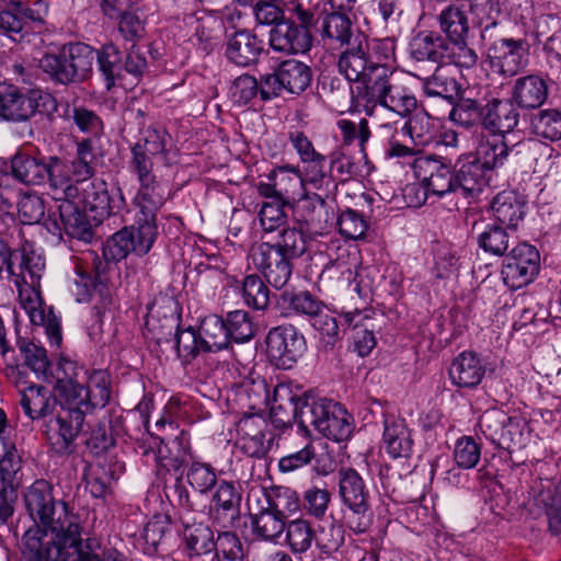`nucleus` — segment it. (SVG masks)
<instances>
[{
  "label": "nucleus",
  "instance_id": "1",
  "mask_svg": "<svg viewBox=\"0 0 561 561\" xmlns=\"http://www.w3.org/2000/svg\"><path fill=\"white\" fill-rule=\"evenodd\" d=\"M58 370L65 374L64 379H58V396L64 403L57 414L46 422L45 433L56 454L68 455L82 431L85 415L110 401V381L105 371L94 370L89 376L88 386H82L77 380L76 364L65 358L59 360Z\"/></svg>",
  "mask_w": 561,
  "mask_h": 561
},
{
  "label": "nucleus",
  "instance_id": "2",
  "mask_svg": "<svg viewBox=\"0 0 561 561\" xmlns=\"http://www.w3.org/2000/svg\"><path fill=\"white\" fill-rule=\"evenodd\" d=\"M25 502L35 523H41L51 531H59L69 561H124L123 554L117 550L110 549L100 554L96 539L81 538L78 517L69 513L65 502L55 501L47 483L35 482L30 488Z\"/></svg>",
  "mask_w": 561,
  "mask_h": 561
},
{
  "label": "nucleus",
  "instance_id": "3",
  "mask_svg": "<svg viewBox=\"0 0 561 561\" xmlns=\"http://www.w3.org/2000/svg\"><path fill=\"white\" fill-rule=\"evenodd\" d=\"M295 421L304 435L312 431L342 442L353 432L352 416L342 404L325 398H306L296 405Z\"/></svg>",
  "mask_w": 561,
  "mask_h": 561
},
{
  "label": "nucleus",
  "instance_id": "4",
  "mask_svg": "<svg viewBox=\"0 0 561 561\" xmlns=\"http://www.w3.org/2000/svg\"><path fill=\"white\" fill-rule=\"evenodd\" d=\"M357 98L367 112L380 105L401 117L410 115L417 106L413 92L388 67L376 69L370 85L357 89Z\"/></svg>",
  "mask_w": 561,
  "mask_h": 561
},
{
  "label": "nucleus",
  "instance_id": "5",
  "mask_svg": "<svg viewBox=\"0 0 561 561\" xmlns=\"http://www.w3.org/2000/svg\"><path fill=\"white\" fill-rule=\"evenodd\" d=\"M94 49L83 43L62 46L58 53H46L38 59V67L51 79L67 84L83 81L92 71Z\"/></svg>",
  "mask_w": 561,
  "mask_h": 561
},
{
  "label": "nucleus",
  "instance_id": "6",
  "mask_svg": "<svg viewBox=\"0 0 561 561\" xmlns=\"http://www.w3.org/2000/svg\"><path fill=\"white\" fill-rule=\"evenodd\" d=\"M339 494L344 511V522L354 534H365L371 527L374 514L369 505V490L353 468H341L337 471Z\"/></svg>",
  "mask_w": 561,
  "mask_h": 561
},
{
  "label": "nucleus",
  "instance_id": "7",
  "mask_svg": "<svg viewBox=\"0 0 561 561\" xmlns=\"http://www.w3.org/2000/svg\"><path fill=\"white\" fill-rule=\"evenodd\" d=\"M57 108L55 98L43 90L34 89L22 93L16 87L0 91V118L24 122L36 113L49 114Z\"/></svg>",
  "mask_w": 561,
  "mask_h": 561
},
{
  "label": "nucleus",
  "instance_id": "8",
  "mask_svg": "<svg viewBox=\"0 0 561 561\" xmlns=\"http://www.w3.org/2000/svg\"><path fill=\"white\" fill-rule=\"evenodd\" d=\"M438 33L451 45L462 59H468L474 67L479 60L478 53L468 44L470 33L467 12L457 4H448L435 15Z\"/></svg>",
  "mask_w": 561,
  "mask_h": 561
},
{
  "label": "nucleus",
  "instance_id": "9",
  "mask_svg": "<svg viewBox=\"0 0 561 561\" xmlns=\"http://www.w3.org/2000/svg\"><path fill=\"white\" fill-rule=\"evenodd\" d=\"M387 66L374 61L369 56V41L363 33L357 32L353 42L341 54L337 68L350 82H356L359 87L370 85L373 73L378 68Z\"/></svg>",
  "mask_w": 561,
  "mask_h": 561
},
{
  "label": "nucleus",
  "instance_id": "10",
  "mask_svg": "<svg viewBox=\"0 0 561 561\" xmlns=\"http://www.w3.org/2000/svg\"><path fill=\"white\" fill-rule=\"evenodd\" d=\"M540 268V254L528 243L515 245L505 257L501 274L504 284L512 290L534 282Z\"/></svg>",
  "mask_w": 561,
  "mask_h": 561
},
{
  "label": "nucleus",
  "instance_id": "11",
  "mask_svg": "<svg viewBox=\"0 0 561 561\" xmlns=\"http://www.w3.org/2000/svg\"><path fill=\"white\" fill-rule=\"evenodd\" d=\"M267 355L278 368L289 369L307 350L305 336L291 324L278 325L266 336Z\"/></svg>",
  "mask_w": 561,
  "mask_h": 561
},
{
  "label": "nucleus",
  "instance_id": "12",
  "mask_svg": "<svg viewBox=\"0 0 561 561\" xmlns=\"http://www.w3.org/2000/svg\"><path fill=\"white\" fill-rule=\"evenodd\" d=\"M156 236L152 226L125 227L104 242L103 256L106 261L119 262L133 252L144 255L151 249Z\"/></svg>",
  "mask_w": 561,
  "mask_h": 561
},
{
  "label": "nucleus",
  "instance_id": "13",
  "mask_svg": "<svg viewBox=\"0 0 561 561\" xmlns=\"http://www.w3.org/2000/svg\"><path fill=\"white\" fill-rule=\"evenodd\" d=\"M410 54L417 61H431L437 65H454L459 69H472L468 59L458 56L451 45L435 31H421L410 43Z\"/></svg>",
  "mask_w": 561,
  "mask_h": 561
},
{
  "label": "nucleus",
  "instance_id": "14",
  "mask_svg": "<svg viewBox=\"0 0 561 561\" xmlns=\"http://www.w3.org/2000/svg\"><path fill=\"white\" fill-rule=\"evenodd\" d=\"M479 427L485 438L499 448L512 450L525 444L520 421L508 416L503 410H486L479 419Z\"/></svg>",
  "mask_w": 561,
  "mask_h": 561
},
{
  "label": "nucleus",
  "instance_id": "15",
  "mask_svg": "<svg viewBox=\"0 0 561 561\" xmlns=\"http://www.w3.org/2000/svg\"><path fill=\"white\" fill-rule=\"evenodd\" d=\"M486 60L493 72L511 78L527 67L529 46L525 39L500 38L490 45Z\"/></svg>",
  "mask_w": 561,
  "mask_h": 561
},
{
  "label": "nucleus",
  "instance_id": "16",
  "mask_svg": "<svg viewBox=\"0 0 561 561\" xmlns=\"http://www.w3.org/2000/svg\"><path fill=\"white\" fill-rule=\"evenodd\" d=\"M300 169L293 165L278 167L267 174L266 182L256 186L261 196L289 205L304 190Z\"/></svg>",
  "mask_w": 561,
  "mask_h": 561
},
{
  "label": "nucleus",
  "instance_id": "17",
  "mask_svg": "<svg viewBox=\"0 0 561 561\" xmlns=\"http://www.w3.org/2000/svg\"><path fill=\"white\" fill-rule=\"evenodd\" d=\"M266 421L260 416L242 417L237 426V448L252 458H263L271 449L274 435L268 430Z\"/></svg>",
  "mask_w": 561,
  "mask_h": 561
},
{
  "label": "nucleus",
  "instance_id": "18",
  "mask_svg": "<svg viewBox=\"0 0 561 561\" xmlns=\"http://www.w3.org/2000/svg\"><path fill=\"white\" fill-rule=\"evenodd\" d=\"M415 178L424 187V197L436 195L443 197L458 192L456 175L449 165L430 157L421 158L415 163Z\"/></svg>",
  "mask_w": 561,
  "mask_h": 561
},
{
  "label": "nucleus",
  "instance_id": "19",
  "mask_svg": "<svg viewBox=\"0 0 561 561\" xmlns=\"http://www.w3.org/2000/svg\"><path fill=\"white\" fill-rule=\"evenodd\" d=\"M22 552L24 561H69L59 531L49 537L38 526L25 531Z\"/></svg>",
  "mask_w": 561,
  "mask_h": 561
},
{
  "label": "nucleus",
  "instance_id": "20",
  "mask_svg": "<svg viewBox=\"0 0 561 561\" xmlns=\"http://www.w3.org/2000/svg\"><path fill=\"white\" fill-rule=\"evenodd\" d=\"M253 263L268 284L280 289L286 286L293 274V261L276 252L271 243L260 244L252 253Z\"/></svg>",
  "mask_w": 561,
  "mask_h": 561
},
{
  "label": "nucleus",
  "instance_id": "21",
  "mask_svg": "<svg viewBox=\"0 0 561 561\" xmlns=\"http://www.w3.org/2000/svg\"><path fill=\"white\" fill-rule=\"evenodd\" d=\"M169 197L168 185L157 179L139 182L138 192L134 204L138 208L136 225L152 226L157 234V213L161 209Z\"/></svg>",
  "mask_w": 561,
  "mask_h": 561
},
{
  "label": "nucleus",
  "instance_id": "22",
  "mask_svg": "<svg viewBox=\"0 0 561 561\" xmlns=\"http://www.w3.org/2000/svg\"><path fill=\"white\" fill-rule=\"evenodd\" d=\"M211 496L209 515L222 528H230L239 517L241 492L230 481H219Z\"/></svg>",
  "mask_w": 561,
  "mask_h": 561
},
{
  "label": "nucleus",
  "instance_id": "23",
  "mask_svg": "<svg viewBox=\"0 0 561 561\" xmlns=\"http://www.w3.org/2000/svg\"><path fill=\"white\" fill-rule=\"evenodd\" d=\"M511 99H499L486 89V99L483 111V126L502 137L512 131L518 124L519 113Z\"/></svg>",
  "mask_w": 561,
  "mask_h": 561
},
{
  "label": "nucleus",
  "instance_id": "24",
  "mask_svg": "<svg viewBox=\"0 0 561 561\" xmlns=\"http://www.w3.org/2000/svg\"><path fill=\"white\" fill-rule=\"evenodd\" d=\"M312 37L305 26L289 21L277 23L270 33V45L275 51L304 54L311 48Z\"/></svg>",
  "mask_w": 561,
  "mask_h": 561
},
{
  "label": "nucleus",
  "instance_id": "25",
  "mask_svg": "<svg viewBox=\"0 0 561 561\" xmlns=\"http://www.w3.org/2000/svg\"><path fill=\"white\" fill-rule=\"evenodd\" d=\"M48 194L57 202L76 201L79 196V186L73 183L69 163L58 157L48 158L47 168Z\"/></svg>",
  "mask_w": 561,
  "mask_h": 561
},
{
  "label": "nucleus",
  "instance_id": "26",
  "mask_svg": "<svg viewBox=\"0 0 561 561\" xmlns=\"http://www.w3.org/2000/svg\"><path fill=\"white\" fill-rule=\"evenodd\" d=\"M263 42L250 31L234 32L227 39L226 56L229 61L240 67H248L259 59Z\"/></svg>",
  "mask_w": 561,
  "mask_h": 561
},
{
  "label": "nucleus",
  "instance_id": "27",
  "mask_svg": "<svg viewBox=\"0 0 561 561\" xmlns=\"http://www.w3.org/2000/svg\"><path fill=\"white\" fill-rule=\"evenodd\" d=\"M455 169L458 191L462 192L465 196L481 192L491 176V173L471 153L459 157Z\"/></svg>",
  "mask_w": 561,
  "mask_h": 561
},
{
  "label": "nucleus",
  "instance_id": "28",
  "mask_svg": "<svg viewBox=\"0 0 561 561\" xmlns=\"http://www.w3.org/2000/svg\"><path fill=\"white\" fill-rule=\"evenodd\" d=\"M448 374L455 386L474 388L482 381L485 367L476 353L465 351L454 358Z\"/></svg>",
  "mask_w": 561,
  "mask_h": 561
},
{
  "label": "nucleus",
  "instance_id": "29",
  "mask_svg": "<svg viewBox=\"0 0 561 561\" xmlns=\"http://www.w3.org/2000/svg\"><path fill=\"white\" fill-rule=\"evenodd\" d=\"M14 271L9 273L14 284L27 283L33 286L41 285V278L45 271V260L32 245L25 244L19 253H14Z\"/></svg>",
  "mask_w": 561,
  "mask_h": 561
},
{
  "label": "nucleus",
  "instance_id": "30",
  "mask_svg": "<svg viewBox=\"0 0 561 561\" xmlns=\"http://www.w3.org/2000/svg\"><path fill=\"white\" fill-rule=\"evenodd\" d=\"M382 440L386 451L392 458H408L413 448V439L403 419L385 415Z\"/></svg>",
  "mask_w": 561,
  "mask_h": 561
},
{
  "label": "nucleus",
  "instance_id": "31",
  "mask_svg": "<svg viewBox=\"0 0 561 561\" xmlns=\"http://www.w3.org/2000/svg\"><path fill=\"white\" fill-rule=\"evenodd\" d=\"M20 351L24 357L25 365L36 377L45 382L55 383V389L58 391V379L65 378L62 370H58L59 362L57 367L54 368L47 356V351L34 342L21 343Z\"/></svg>",
  "mask_w": 561,
  "mask_h": 561
},
{
  "label": "nucleus",
  "instance_id": "32",
  "mask_svg": "<svg viewBox=\"0 0 561 561\" xmlns=\"http://www.w3.org/2000/svg\"><path fill=\"white\" fill-rule=\"evenodd\" d=\"M318 31L325 45L340 47L350 45L356 34L345 12H331L317 20Z\"/></svg>",
  "mask_w": 561,
  "mask_h": 561
},
{
  "label": "nucleus",
  "instance_id": "33",
  "mask_svg": "<svg viewBox=\"0 0 561 561\" xmlns=\"http://www.w3.org/2000/svg\"><path fill=\"white\" fill-rule=\"evenodd\" d=\"M548 96L546 81L538 75H527L515 80L511 100L522 108H537Z\"/></svg>",
  "mask_w": 561,
  "mask_h": 561
},
{
  "label": "nucleus",
  "instance_id": "34",
  "mask_svg": "<svg viewBox=\"0 0 561 561\" xmlns=\"http://www.w3.org/2000/svg\"><path fill=\"white\" fill-rule=\"evenodd\" d=\"M534 504L545 510L549 528L554 534L561 533V481L553 486L547 480L536 482L531 488Z\"/></svg>",
  "mask_w": 561,
  "mask_h": 561
},
{
  "label": "nucleus",
  "instance_id": "35",
  "mask_svg": "<svg viewBox=\"0 0 561 561\" xmlns=\"http://www.w3.org/2000/svg\"><path fill=\"white\" fill-rule=\"evenodd\" d=\"M466 93L450 111V121L462 127H471L478 122L483 124L486 88L468 89Z\"/></svg>",
  "mask_w": 561,
  "mask_h": 561
},
{
  "label": "nucleus",
  "instance_id": "36",
  "mask_svg": "<svg viewBox=\"0 0 561 561\" xmlns=\"http://www.w3.org/2000/svg\"><path fill=\"white\" fill-rule=\"evenodd\" d=\"M186 26L193 31L203 49L210 51L218 43L224 31V23L216 12H202L198 15L191 14L184 19Z\"/></svg>",
  "mask_w": 561,
  "mask_h": 561
},
{
  "label": "nucleus",
  "instance_id": "37",
  "mask_svg": "<svg viewBox=\"0 0 561 561\" xmlns=\"http://www.w3.org/2000/svg\"><path fill=\"white\" fill-rule=\"evenodd\" d=\"M48 160L43 157L18 152L11 161L13 176L27 185H41L46 182Z\"/></svg>",
  "mask_w": 561,
  "mask_h": 561
},
{
  "label": "nucleus",
  "instance_id": "38",
  "mask_svg": "<svg viewBox=\"0 0 561 561\" xmlns=\"http://www.w3.org/2000/svg\"><path fill=\"white\" fill-rule=\"evenodd\" d=\"M21 407L31 420H39L50 414L56 399L43 386L30 385L21 391Z\"/></svg>",
  "mask_w": 561,
  "mask_h": 561
},
{
  "label": "nucleus",
  "instance_id": "39",
  "mask_svg": "<svg viewBox=\"0 0 561 561\" xmlns=\"http://www.w3.org/2000/svg\"><path fill=\"white\" fill-rule=\"evenodd\" d=\"M282 87L290 94L299 95L310 85L312 71L308 65L296 59L282 61L278 67Z\"/></svg>",
  "mask_w": 561,
  "mask_h": 561
},
{
  "label": "nucleus",
  "instance_id": "40",
  "mask_svg": "<svg viewBox=\"0 0 561 561\" xmlns=\"http://www.w3.org/2000/svg\"><path fill=\"white\" fill-rule=\"evenodd\" d=\"M58 213L64 220V232L66 234L84 242L92 240V226L87 216L79 210L75 201L60 203Z\"/></svg>",
  "mask_w": 561,
  "mask_h": 561
},
{
  "label": "nucleus",
  "instance_id": "41",
  "mask_svg": "<svg viewBox=\"0 0 561 561\" xmlns=\"http://www.w3.org/2000/svg\"><path fill=\"white\" fill-rule=\"evenodd\" d=\"M508 152L510 149L503 140V137L492 135L491 137L481 139L476 151L470 153L492 174L495 169L504 165Z\"/></svg>",
  "mask_w": 561,
  "mask_h": 561
},
{
  "label": "nucleus",
  "instance_id": "42",
  "mask_svg": "<svg viewBox=\"0 0 561 561\" xmlns=\"http://www.w3.org/2000/svg\"><path fill=\"white\" fill-rule=\"evenodd\" d=\"M198 339L204 352H218L229 345L225 320L216 314L206 316L198 328Z\"/></svg>",
  "mask_w": 561,
  "mask_h": 561
},
{
  "label": "nucleus",
  "instance_id": "43",
  "mask_svg": "<svg viewBox=\"0 0 561 561\" xmlns=\"http://www.w3.org/2000/svg\"><path fill=\"white\" fill-rule=\"evenodd\" d=\"M261 493L266 510H271L286 519L300 507L297 492L288 486L275 485L270 489L261 490Z\"/></svg>",
  "mask_w": 561,
  "mask_h": 561
},
{
  "label": "nucleus",
  "instance_id": "44",
  "mask_svg": "<svg viewBox=\"0 0 561 561\" xmlns=\"http://www.w3.org/2000/svg\"><path fill=\"white\" fill-rule=\"evenodd\" d=\"M524 203L519 202L512 192L499 193L492 201L491 208L496 221L508 229L517 227L524 218Z\"/></svg>",
  "mask_w": 561,
  "mask_h": 561
},
{
  "label": "nucleus",
  "instance_id": "45",
  "mask_svg": "<svg viewBox=\"0 0 561 561\" xmlns=\"http://www.w3.org/2000/svg\"><path fill=\"white\" fill-rule=\"evenodd\" d=\"M77 199L83 207L96 211L100 216L105 215L111 204L107 185L101 179H93L80 185Z\"/></svg>",
  "mask_w": 561,
  "mask_h": 561
},
{
  "label": "nucleus",
  "instance_id": "46",
  "mask_svg": "<svg viewBox=\"0 0 561 561\" xmlns=\"http://www.w3.org/2000/svg\"><path fill=\"white\" fill-rule=\"evenodd\" d=\"M171 137L164 129L147 128L144 137L134 146H139L142 152L160 158L165 164H171L174 162L175 153L168 149Z\"/></svg>",
  "mask_w": 561,
  "mask_h": 561
},
{
  "label": "nucleus",
  "instance_id": "47",
  "mask_svg": "<svg viewBox=\"0 0 561 561\" xmlns=\"http://www.w3.org/2000/svg\"><path fill=\"white\" fill-rule=\"evenodd\" d=\"M251 518L254 534L268 541L277 540L287 526L285 517L278 516V514L271 510H266L264 505Z\"/></svg>",
  "mask_w": 561,
  "mask_h": 561
},
{
  "label": "nucleus",
  "instance_id": "48",
  "mask_svg": "<svg viewBox=\"0 0 561 561\" xmlns=\"http://www.w3.org/2000/svg\"><path fill=\"white\" fill-rule=\"evenodd\" d=\"M286 542L294 554L306 553L313 545L314 528L304 518L289 520L286 526Z\"/></svg>",
  "mask_w": 561,
  "mask_h": 561
},
{
  "label": "nucleus",
  "instance_id": "49",
  "mask_svg": "<svg viewBox=\"0 0 561 561\" xmlns=\"http://www.w3.org/2000/svg\"><path fill=\"white\" fill-rule=\"evenodd\" d=\"M343 325H347L348 328L353 325V344L354 351L360 356L365 357L370 354V352L376 346V337L373 330H369L363 325H359V321L363 319L362 313L359 311L354 312H344L342 314Z\"/></svg>",
  "mask_w": 561,
  "mask_h": 561
},
{
  "label": "nucleus",
  "instance_id": "50",
  "mask_svg": "<svg viewBox=\"0 0 561 561\" xmlns=\"http://www.w3.org/2000/svg\"><path fill=\"white\" fill-rule=\"evenodd\" d=\"M94 160L91 139H83L77 145L76 158L69 163L72 178L78 186L87 183L94 174L92 162Z\"/></svg>",
  "mask_w": 561,
  "mask_h": 561
},
{
  "label": "nucleus",
  "instance_id": "51",
  "mask_svg": "<svg viewBox=\"0 0 561 561\" xmlns=\"http://www.w3.org/2000/svg\"><path fill=\"white\" fill-rule=\"evenodd\" d=\"M184 547L190 557H201L213 552L216 541L207 526L198 525L185 528Z\"/></svg>",
  "mask_w": 561,
  "mask_h": 561
},
{
  "label": "nucleus",
  "instance_id": "52",
  "mask_svg": "<svg viewBox=\"0 0 561 561\" xmlns=\"http://www.w3.org/2000/svg\"><path fill=\"white\" fill-rule=\"evenodd\" d=\"M534 133L545 139H561V112L556 108L541 110L530 118Z\"/></svg>",
  "mask_w": 561,
  "mask_h": 561
},
{
  "label": "nucleus",
  "instance_id": "53",
  "mask_svg": "<svg viewBox=\"0 0 561 561\" xmlns=\"http://www.w3.org/2000/svg\"><path fill=\"white\" fill-rule=\"evenodd\" d=\"M478 244L484 252L502 256L511 244V236L502 226L488 224L478 236Z\"/></svg>",
  "mask_w": 561,
  "mask_h": 561
},
{
  "label": "nucleus",
  "instance_id": "54",
  "mask_svg": "<svg viewBox=\"0 0 561 561\" xmlns=\"http://www.w3.org/2000/svg\"><path fill=\"white\" fill-rule=\"evenodd\" d=\"M380 131L385 137H389L388 146L385 149V157L387 159H396L399 163L411 165L415 173L416 160L422 158L417 156V151L394 139L397 130L393 124L387 123L380 125Z\"/></svg>",
  "mask_w": 561,
  "mask_h": 561
},
{
  "label": "nucleus",
  "instance_id": "55",
  "mask_svg": "<svg viewBox=\"0 0 561 561\" xmlns=\"http://www.w3.org/2000/svg\"><path fill=\"white\" fill-rule=\"evenodd\" d=\"M229 341L244 343L250 341L256 332V325L250 314L244 310L230 311L225 320Z\"/></svg>",
  "mask_w": 561,
  "mask_h": 561
},
{
  "label": "nucleus",
  "instance_id": "56",
  "mask_svg": "<svg viewBox=\"0 0 561 561\" xmlns=\"http://www.w3.org/2000/svg\"><path fill=\"white\" fill-rule=\"evenodd\" d=\"M64 116L71 118L81 133L93 137L103 134L104 125L102 118L94 111L83 105L67 106Z\"/></svg>",
  "mask_w": 561,
  "mask_h": 561
},
{
  "label": "nucleus",
  "instance_id": "57",
  "mask_svg": "<svg viewBox=\"0 0 561 561\" xmlns=\"http://www.w3.org/2000/svg\"><path fill=\"white\" fill-rule=\"evenodd\" d=\"M276 252H279L288 259L300 257L307 249V239L305 233L297 228H284L275 243H271Z\"/></svg>",
  "mask_w": 561,
  "mask_h": 561
},
{
  "label": "nucleus",
  "instance_id": "58",
  "mask_svg": "<svg viewBox=\"0 0 561 561\" xmlns=\"http://www.w3.org/2000/svg\"><path fill=\"white\" fill-rule=\"evenodd\" d=\"M340 252L341 253L335 260H331L327 264L321 276H327L329 278L336 276L342 282L350 285L355 279L358 262L356 255L353 254L351 257V254L346 249H341Z\"/></svg>",
  "mask_w": 561,
  "mask_h": 561
},
{
  "label": "nucleus",
  "instance_id": "59",
  "mask_svg": "<svg viewBox=\"0 0 561 561\" xmlns=\"http://www.w3.org/2000/svg\"><path fill=\"white\" fill-rule=\"evenodd\" d=\"M313 543L320 556L329 557L333 554L344 543L342 526L331 523L314 529Z\"/></svg>",
  "mask_w": 561,
  "mask_h": 561
},
{
  "label": "nucleus",
  "instance_id": "60",
  "mask_svg": "<svg viewBox=\"0 0 561 561\" xmlns=\"http://www.w3.org/2000/svg\"><path fill=\"white\" fill-rule=\"evenodd\" d=\"M242 296L247 306L256 310H264L270 304V290L263 280L254 274L242 280Z\"/></svg>",
  "mask_w": 561,
  "mask_h": 561
},
{
  "label": "nucleus",
  "instance_id": "61",
  "mask_svg": "<svg viewBox=\"0 0 561 561\" xmlns=\"http://www.w3.org/2000/svg\"><path fill=\"white\" fill-rule=\"evenodd\" d=\"M423 90L428 96H438L453 101L457 95L459 87L456 79L446 76L436 69L434 73L423 80Z\"/></svg>",
  "mask_w": 561,
  "mask_h": 561
},
{
  "label": "nucleus",
  "instance_id": "62",
  "mask_svg": "<svg viewBox=\"0 0 561 561\" xmlns=\"http://www.w3.org/2000/svg\"><path fill=\"white\" fill-rule=\"evenodd\" d=\"M19 291V300L21 307L27 313L33 324L39 325L44 323L45 316L41 309L39 286L20 283L15 284Z\"/></svg>",
  "mask_w": 561,
  "mask_h": 561
},
{
  "label": "nucleus",
  "instance_id": "63",
  "mask_svg": "<svg viewBox=\"0 0 561 561\" xmlns=\"http://www.w3.org/2000/svg\"><path fill=\"white\" fill-rule=\"evenodd\" d=\"M21 456L12 440L0 445L1 483L19 484L16 474L21 469Z\"/></svg>",
  "mask_w": 561,
  "mask_h": 561
},
{
  "label": "nucleus",
  "instance_id": "64",
  "mask_svg": "<svg viewBox=\"0 0 561 561\" xmlns=\"http://www.w3.org/2000/svg\"><path fill=\"white\" fill-rule=\"evenodd\" d=\"M453 457L458 468L472 469L481 458V446L473 437L462 436L456 440Z\"/></svg>",
  "mask_w": 561,
  "mask_h": 561
}]
</instances>
